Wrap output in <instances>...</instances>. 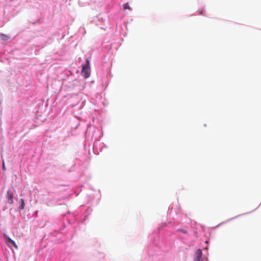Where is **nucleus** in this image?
<instances>
[{
    "instance_id": "f257e3e1",
    "label": "nucleus",
    "mask_w": 261,
    "mask_h": 261,
    "mask_svg": "<svg viewBox=\"0 0 261 261\" xmlns=\"http://www.w3.org/2000/svg\"><path fill=\"white\" fill-rule=\"evenodd\" d=\"M81 74L85 78H88L91 74L90 65L89 60H86V63L83 65Z\"/></svg>"
},
{
    "instance_id": "6e6552de",
    "label": "nucleus",
    "mask_w": 261,
    "mask_h": 261,
    "mask_svg": "<svg viewBox=\"0 0 261 261\" xmlns=\"http://www.w3.org/2000/svg\"><path fill=\"white\" fill-rule=\"evenodd\" d=\"M23 205H24V202H23V201H22V208L23 207Z\"/></svg>"
},
{
    "instance_id": "20e7f679",
    "label": "nucleus",
    "mask_w": 261,
    "mask_h": 261,
    "mask_svg": "<svg viewBox=\"0 0 261 261\" xmlns=\"http://www.w3.org/2000/svg\"><path fill=\"white\" fill-rule=\"evenodd\" d=\"M7 242L11 243L16 249L18 248V247L16 244L15 242L13 240L11 239L10 238H7Z\"/></svg>"
},
{
    "instance_id": "423d86ee",
    "label": "nucleus",
    "mask_w": 261,
    "mask_h": 261,
    "mask_svg": "<svg viewBox=\"0 0 261 261\" xmlns=\"http://www.w3.org/2000/svg\"><path fill=\"white\" fill-rule=\"evenodd\" d=\"M123 8L124 10H126V9L130 10L131 9L128 3H126L124 4H123Z\"/></svg>"
},
{
    "instance_id": "0eeeda50",
    "label": "nucleus",
    "mask_w": 261,
    "mask_h": 261,
    "mask_svg": "<svg viewBox=\"0 0 261 261\" xmlns=\"http://www.w3.org/2000/svg\"><path fill=\"white\" fill-rule=\"evenodd\" d=\"M3 169L4 170H6V167H5V162H4V161L3 160Z\"/></svg>"
},
{
    "instance_id": "7ed1b4c3",
    "label": "nucleus",
    "mask_w": 261,
    "mask_h": 261,
    "mask_svg": "<svg viewBox=\"0 0 261 261\" xmlns=\"http://www.w3.org/2000/svg\"><path fill=\"white\" fill-rule=\"evenodd\" d=\"M196 257L194 259V261H201L202 252L200 249H198L196 251Z\"/></svg>"
},
{
    "instance_id": "39448f33",
    "label": "nucleus",
    "mask_w": 261,
    "mask_h": 261,
    "mask_svg": "<svg viewBox=\"0 0 261 261\" xmlns=\"http://www.w3.org/2000/svg\"><path fill=\"white\" fill-rule=\"evenodd\" d=\"M0 38L3 40H7V39H8L9 38V37L6 34H1Z\"/></svg>"
},
{
    "instance_id": "f03ea898",
    "label": "nucleus",
    "mask_w": 261,
    "mask_h": 261,
    "mask_svg": "<svg viewBox=\"0 0 261 261\" xmlns=\"http://www.w3.org/2000/svg\"><path fill=\"white\" fill-rule=\"evenodd\" d=\"M13 192L10 190H8L7 192V198L10 204H13Z\"/></svg>"
}]
</instances>
